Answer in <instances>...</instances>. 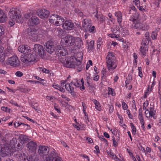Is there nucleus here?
<instances>
[{
  "mask_svg": "<svg viewBox=\"0 0 161 161\" xmlns=\"http://www.w3.org/2000/svg\"><path fill=\"white\" fill-rule=\"evenodd\" d=\"M86 140H88V142L90 143H91L92 142H93V140L92 139L90 138H89L88 137H86Z\"/></svg>",
  "mask_w": 161,
  "mask_h": 161,
  "instance_id": "nucleus-63",
  "label": "nucleus"
},
{
  "mask_svg": "<svg viewBox=\"0 0 161 161\" xmlns=\"http://www.w3.org/2000/svg\"><path fill=\"white\" fill-rule=\"evenodd\" d=\"M115 15L117 17L118 22L120 24L122 20V14L120 12H116L115 14Z\"/></svg>",
  "mask_w": 161,
  "mask_h": 161,
  "instance_id": "nucleus-28",
  "label": "nucleus"
},
{
  "mask_svg": "<svg viewBox=\"0 0 161 161\" xmlns=\"http://www.w3.org/2000/svg\"><path fill=\"white\" fill-rule=\"evenodd\" d=\"M109 36L112 38H118V37H119V35L117 34H115L114 33L110 34L109 35Z\"/></svg>",
  "mask_w": 161,
  "mask_h": 161,
  "instance_id": "nucleus-45",
  "label": "nucleus"
},
{
  "mask_svg": "<svg viewBox=\"0 0 161 161\" xmlns=\"http://www.w3.org/2000/svg\"><path fill=\"white\" fill-rule=\"evenodd\" d=\"M46 51L49 53H51L55 51V46L53 42L51 41H48L45 45Z\"/></svg>",
  "mask_w": 161,
  "mask_h": 161,
  "instance_id": "nucleus-14",
  "label": "nucleus"
},
{
  "mask_svg": "<svg viewBox=\"0 0 161 161\" xmlns=\"http://www.w3.org/2000/svg\"><path fill=\"white\" fill-rule=\"evenodd\" d=\"M31 107L35 110H37V109L38 105L36 103H33L31 104Z\"/></svg>",
  "mask_w": 161,
  "mask_h": 161,
  "instance_id": "nucleus-41",
  "label": "nucleus"
},
{
  "mask_svg": "<svg viewBox=\"0 0 161 161\" xmlns=\"http://www.w3.org/2000/svg\"><path fill=\"white\" fill-rule=\"evenodd\" d=\"M92 26L91 21L89 19H84L82 21V28L84 31L88 30L89 27Z\"/></svg>",
  "mask_w": 161,
  "mask_h": 161,
  "instance_id": "nucleus-16",
  "label": "nucleus"
},
{
  "mask_svg": "<svg viewBox=\"0 0 161 161\" xmlns=\"http://www.w3.org/2000/svg\"><path fill=\"white\" fill-rule=\"evenodd\" d=\"M56 34L59 36H62L64 35V30L60 28H58L55 30Z\"/></svg>",
  "mask_w": 161,
  "mask_h": 161,
  "instance_id": "nucleus-26",
  "label": "nucleus"
},
{
  "mask_svg": "<svg viewBox=\"0 0 161 161\" xmlns=\"http://www.w3.org/2000/svg\"><path fill=\"white\" fill-rule=\"evenodd\" d=\"M64 48L62 47H61L60 45H58L56 46V47H55V51L57 53V51H59L60 50Z\"/></svg>",
  "mask_w": 161,
  "mask_h": 161,
  "instance_id": "nucleus-47",
  "label": "nucleus"
},
{
  "mask_svg": "<svg viewBox=\"0 0 161 161\" xmlns=\"http://www.w3.org/2000/svg\"><path fill=\"white\" fill-rule=\"evenodd\" d=\"M138 70L139 72V76L140 77L142 78V68L141 67H138Z\"/></svg>",
  "mask_w": 161,
  "mask_h": 161,
  "instance_id": "nucleus-50",
  "label": "nucleus"
},
{
  "mask_svg": "<svg viewBox=\"0 0 161 161\" xmlns=\"http://www.w3.org/2000/svg\"><path fill=\"white\" fill-rule=\"evenodd\" d=\"M8 63L10 65L13 67H16L19 64V61L17 56H13L8 58Z\"/></svg>",
  "mask_w": 161,
  "mask_h": 161,
  "instance_id": "nucleus-8",
  "label": "nucleus"
},
{
  "mask_svg": "<svg viewBox=\"0 0 161 161\" xmlns=\"http://www.w3.org/2000/svg\"><path fill=\"white\" fill-rule=\"evenodd\" d=\"M36 54L31 51L22 55L20 58V59L23 62L27 63L29 62H34L36 60Z\"/></svg>",
  "mask_w": 161,
  "mask_h": 161,
  "instance_id": "nucleus-4",
  "label": "nucleus"
},
{
  "mask_svg": "<svg viewBox=\"0 0 161 161\" xmlns=\"http://www.w3.org/2000/svg\"><path fill=\"white\" fill-rule=\"evenodd\" d=\"M37 146L35 142L30 141L27 144V150L30 152H34L36 150Z\"/></svg>",
  "mask_w": 161,
  "mask_h": 161,
  "instance_id": "nucleus-12",
  "label": "nucleus"
},
{
  "mask_svg": "<svg viewBox=\"0 0 161 161\" xmlns=\"http://www.w3.org/2000/svg\"><path fill=\"white\" fill-rule=\"evenodd\" d=\"M139 15L138 13H135L131 17V19H130V21H132L134 22H136L137 21L140 20L139 19Z\"/></svg>",
  "mask_w": 161,
  "mask_h": 161,
  "instance_id": "nucleus-27",
  "label": "nucleus"
},
{
  "mask_svg": "<svg viewBox=\"0 0 161 161\" xmlns=\"http://www.w3.org/2000/svg\"><path fill=\"white\" fill-rule=\"evenodd\" d=\"M157 34L156 31H153L152 32L151 37L153 40L156 39L157 38Z\"/></svg>",
  "mask_w": 161,
  "mask_h": 161,
  "instance_id": "nucleus-38",
  "label": "nucleus"
},
{
  "mask_svg": "<svg viewBox=\"0 0 161 161\" xmlns=\"http://www.w3.org/2000/svg\"><path fill=\"white\" fill-rule=\"evenodd\" d=\"M38 30H36L34 28H30L28 32L29 38L34 41L40 40L41 35H38Z\"/></svg>",
  "mask_w": 161,
  "mask_h": 161,
  "instance_id": "nucleus-5",
  "label": "nucleus"
},
{
  "mask_svg": "<svg viewBox=\"0 0 161 161\" xmlns=\"http://www.w3.org/2000/svg\"><path fill=\"white\" fill-rule=\"evenodd\" d=\"M80 46H75L74 48L75 49V50L76 51L77 53V55L78 56L80 55Z\"/></svg>",
  "mask_w": 161,
  "mask_h": 161,
  "instance_id": "nucleus-39",
  "label": "nucleus"
},
{
  "mask_svg": "<svg viewBox=\"0 0 161 161\" xmlns=\"http://www.w3.org/2000/svg\"><path fill=\"white\" fill-rule=\"evenodd\" d=\"M130 125L131 126V128L132 129V134L133 135H135L136 134V129L135 126L132 123H130Z\"/></svg>",
  "mask_w": 161,
  "mask_h": 161,
  "instance_id": "nucleus-35",
  "label": "nucleus"
},
{
  "mask_svg": "<svg viewBox=\"0 0 161 161\" xmlns=\"http://www.w3.org/2000/svg\"><path fill=\"white\" fill-rule=\"evenodd\" d=\"M122 106L123 109L124 110H126L127 109V105L124 102H123L122 104Z\"/></svg>",
  "mask_w": 161,
  "mask_h": 161,
  "instance_id": "nucleus-53",
  "label": "nucleus"
},
{
  "mask_svg": "<svg viewBox=\"0 0 161 161\" xmlns=\"http://www.w3.org/2000/svg\"><path fill=\"white\" fill-rule=\"evenodd\" d=\"M128 152L129 153V155L130 156H132V158H133V159H134V161H136V158H135V157L133 156V154L130 151H128Z\"/></svg>",
  "mask_w": 161,
  "mask_h": 161,
  "instance_id": "nucleus-64",
  "label": "nucleus"
},
{
  "mask_svg": "<svg viewBox=\"0 0 161 161\" xmlns=\"http://www.w3.org/2000/svg\"><path fill=\"white\" fill-rule=\"evenodd\" d=\"M7 20V17L6 14L3 11L0 9V22H4Z\"/></svg>",
  "mask_w": 161,
  "mask_h": 161,
  "instance_id": "nucleus-22",
  "label": "nucleus"
},
{
  "mask_svg": "<svg viewBox=\"0 0 161 161\" xmlns=\"http://www.w3.org/2000/svg\"><path fill=\"white\" fill-rule=\"evenodd\" d=\"M131 28L133 29H137L138 30L146 31L147 30L149 26L147 25H144L141 23L140 20L134 22L131 25Z\"/></svg>",
  "mask_w": 161,
  "mask_h": 161,
  "instance_id": "nucleus-7",
  "label": "nucleus"
},
{
  "mask_svg": "<svg viewBox=\"0 0 161 161\" xmlns=\"http://www.w3.org/2000/svg\"><path fill=\"white\" fill-rule=\"evenodd\" d=\"M17 157L20 161H27L26 159L27 156L25 155V153H21L19 152L17 154Z\"/></svg>",
  "mask_w": 161,
  "mask_h": 161,
  "instance_id": "nucleus-21",
  "label": "nucleus"
},
{
  "mask_svg": "<svg viewBox=\"0 0 161 161\" xmlns=\"http://www.w3.org/2000/svg\"><path fill=\"white\" fill-rule=\"evenodd\" d=\"M61 61L66 67L76 68L78 71H80V58L79 57H67L61 58Z\"/></svg>",
  "mask_w": 161,
  "mask_h": 161,
  "instance_id": "nucleus-1",
  "label": "nucleus"
},
{
  "mask_svg": "<svg viewBox=\"0 0 161 161\" xmlns=\"http://www.w3.org/2000/svg\"><path fill=\"white\" fill-rule=\"evenodd\" d=\"M150 110L149 111V114L148 117H152L155 115L156 111L154 110V108L153 107H150L149 108Z\"/></svg>",
  "mask_w": 161,
  "mask_h": 161,
  "instance_id": "nucleus-30",
  "label": "nucleus"
},
{
  "mask_svg": "<svg viewBox=\"0 0 161 161\" xmlns=\"http://www.w3.org/2000/svg\"><path fill=\"white\" fill-rule=\"evenodd\" d=\"M79 41H80L79 37H75L70 35L66 36L61 40L62 44L64 46H69L74 45L76 42Z\"/></svg>",
  "mask_w": 161,
  "mask_h": 161,
  "instance_id": "nucleus-3",
  "label": "nucleus"
},
{
  "mask_svg": "<svg viewBox=\"0 0 161 161\" xmlns=\"http://www.w3.org/2000/svg\"><path fill=\"white\" fill-rule=\"evenodd\" d=\"M15 75L17 77H20L23 76V73L20 71H18L15 73Z\"/></svg>",
  "mask_w": 161,
  "mask_h": 161,
  "instance_id": "nucleus-48",
  "label": "nucleus"
},
{
  "mask_svg": "<svg viewBox=\"0 0 161 161\" xmlns=\"http://www.w3.org/2000/svg\"><path fill=\"white\" fill-rule=\"evenodd\" d=\"M4 33V29L3 26L0 25V36L3 35Z\"/></svg>",
  "mask_w": 161,
  "mask_h": 161,
  "instance_id": "nucleus-42",
  "label": "nucleus"
},
{
  "mask_svg": "<svg viewBox=\"0 0 161 161\" xmlns=\"http://www.w3.org/2000/svg\"><path fill=\"white\" fill-rule=\"evenodd\" d=\"M41 69H42V70L43 72L48 74L49 72V70L47 69H46L44 68H40Z\"/></svg>",
  "mask_w": 161,
  "mask_h": 161,
  "instance_id": "nucleus-49",
  "label": "nucleus"
},
{
  "mask_svg": "<svg viewBox=\"0 0 161 161\" xmlns=\"http://www.w3.org/2000/svg\"><path fill=\"white\" fill-rule=\"evenodd\" d=\"M87 83L89 85L88 86L89 87V89L91 91H94V86L92 85H90L89 82H87Z\"/></svg>",
  "mask_w": 161,
  "mask_h": 161,
  "instance_id": "nucleus-57",
  "label": "nucleus"
},
{
  "mask_svg": "<svg viewBox=\"0 0 161 161\" xmlns=\"http://www.w3.org/2000/svg\"><path fill=\"white\" fill-rule=\"evenodd\" d=\"M64 21V19L63 18L58 15L57 20L55 22V25L57 26L63 24Z\"/></svg>",
  "mask_w": 161,
  "mask_h": 161,
  "instance_id": "nucleus-25",
  "label": "nucleus"
},
{
  "mask_svg": "<svg viewBox=\"0 0 161 161\" xmlns=\"http://www.w3.org/2000/svg\"><path fill=\"white\" fill-rule=\"evenodd\" d=\"M2 110L4 111L6 113H9L11 111V109L7 107L3 106L1 108Z\"/></svg>",
  "mask_w": 161,
  "mask_h": 161,
  "instance_id": "nucleus-36",
  "label": "nucleus"
},
{
  "mask_svg": "<svg viewBox=\"0 0 161 161\" xmlns=\"http://www.w3.org/2000/svg\"><path fill=\"white\" fill-rule=\"evenodd\" d=\"M89 27L88 29V30H85V31L86 32L89 31L90 33H95L96 31L95 28L94 26H92L91 28Z\"/></svg>",
  "mask_w": 161,
  "mask_h": 161,
  "instance_id": "nucleus-34",
  "label": "nucleus"
},
{
  "mask_svg": "<svg viewBox=\"0 0 161 161\" xmlns=\"http://www.w3.org/2000/svg\"><path fill=\"white\" fill-rule=\"evenodd\" d=\"M49 151V148L45 146H39L38 149V153L42 156H44L47 155Z\"/></svg>",
  "mask_w": 161,
  "mask_h": 161,
  "instance_id": "nucleus-10",
  "label": "nucleus"
},
{
  "mask_svg": "<svg viewBox=\"0 0 161 161\" xmlns=\"http://www.w3.org/2000/svg\"><path fill=\"white\" fill-rule=\"evenodd\" d=\"M39 20L38 18L35 16H32L29 19L28 24L30 25H36L39 24Z\"/></svg>",
  "mask_w": 161,
  "mask_h": 161,
  "instance_id": "nucleus-19",
  "label": "nucleus"
},
{
  "mask_svg": "<svg viewBox=\"0 0 161 161\" xmlns=\"http://www.w3.org/2000/svg\"><path fill=\"white\" fill-rule=\"evenodd\" d=\"M31 14L30 13H28L25 14L24 16V17L26 19H28L31 16Z\"/></svg>",
  "mask_w": 161,
  "mask_h": 161,
  "instance_id": "nucleus-62",
  "label": "nucleus"
},
{
  "mask_svg": "<svg viewBox=\"0 0 161 161\" xmlns=\"http://www.w3.org/2000/svg\"><path fill=\"white\" fill-rule=\"evenodd\" d=\"M18 50L19 52L25 54L31 52L30 47L27 45H21L18 47Z\"/></svg>",
  "mask_w": 161,
  "mask_h": 161,
  "instance_id": "nucleus-17",
  "label": "nucleus"
},
{
  "mask_svg": "<svg viewBox=\"0 0 161 161\" xmlns=\"http://www.w3.org/2000/svg\"><path fill=\"white\" fill-rule=\"evenodd\" d=\"M34 77L35 79L39 80L42 81H44V80L42 79H41L40 77H39L38 76H34Z\"/></svg>",
  "mask_w": 161,
  "mask_h": 161,
  "instance_id": "nucleus-61",
  "label": "nucleus"
},
{
  "mask_svg": "<svg viewBox=\"0 0 161 161\" xmlns=\"http://www.w3.org/2000/svg\"><path fill=\"white\" fill-rule=\"evenodd\" d=\"M9 103L12 104V105H15V106H16L18 107H19V108H20L21 107V106H20V105H18L17 103L16 102H15V101L12 100H10L9 101Z\"/></svg>",
  "mask_w": 161,
  "mask_h": 161,
  "instance_id": "nucleus-43",
  "label": "nucleus"
},
{
  "mask_svg": "<svg viewBox=\"0 0 161 161\" xmlns=\"http://www.w3.org/2000/svg\"><path fill=\"white\" fill-rule=\"evenodd\" d=\"M37 15L41 18H47L49 15V11L45 9L38 10L37 12Z\"/></svg>",
  "mask_w": 161,
  "mask_h": 161,
  "instance_id": "nucleus-15",
  "label": "nucleus"
},
{
  "mask_svg": "<svg viewBox=\"0 0 161 161\" xmlns=\"http://www.w3.org/2000/svg\"><path fill=\"white\" fill-rule=\"evenodd\" d=\"M34 51L37 54H38L41 57H43L44 55V50L43 47L39 44H36L34 45L33 48Z\"/></svg>",
  "mask_w": 161,
  "mask_h": 161,
  "instance_id": "nucleus-9",
  "label": "nucleus"
},
{
  "mask_svg": "<svg viewBox=\"0 0 161 161\" xmlns=\"http://www.w3.org/2000/svg\"><path fill=\"white\" fill-rule=\"evenodd\" d=\"M20 139L22 140L24 143L26 142L29 139L25 136L21 135L20 137Z\"/></svg>",
  "mask_w": 161,
  "mask_h": 161,
  "instance_id": "nucleus-37",
  "label": "nucleus"
},
{
  "mask_svg": "<svg viewBox=\"0 0 161 161\" xmlns=\"http://www.w3.org/2000/svg\"><path fill=\"white\" fill-rule=\"evenodd\" d=\"M106 63L107 67L109 70H113L116 68L117 67V61L115 57H113L110 58H106Z\"/></svg>",
  "mask_w": 161,
  "mask_h": 161,
  "instance_id": "nucleus-6",
  "label": "nucleus"
},
{
  "mask_svg": "<svg viewBox=\"0 0 161 161\" xmlns=\"http://www.w3.org/2000/svg\"><path fill=\"white\" fill-rule=\"evenodd\" d=\"M67 53V50L64 48L60 50L59 51H57V55L59 56H64Z\"/></svg>",
  "mask_w": 161,
  "mask_h": 161,
  "instance_id": "nucleus-24",
  "label": "nucleus"
},
{
  "mask_svg": "<svg viewBox=\"0 0 161 161\" xmlns=\"http://www.w3.org/2000/svg\"><path fill=\"white\" fill-rule=\"evenodd\" d=\"M81 90H83L85 89V87L84 86V82L82 78L81 79Z\"/></svg>",
  "mask_w": 161,
  "mask_h": 161,
  "instance_id": "nucleus-54",
  "label": "nucleus"
},
{
  "mask_svg": "<svg viewBox=\"0 0 161 161\" xmlns=\"http://www.w3.org/2000/svg\"><path fill=\"white\" fill-rule=\"evenodd\" d=\"M26 159H27V161H34V159L32 156H29L28 157H27Z\"/></svg>",
  "mask_w": 161,
  "mask_h": 161,
  "instance_id": "nucleus-51",
  "label": "nucleus"
},
{
  "mask_svg": "<svg viewBox=\"0 0 161 161\" xmlns=\"http://www.w3.org/2000/svg\"><path fill=\"white\" fill-rule=\"evenodd\" d=\"M74 23L70 21L66 20L62 25L63 28L66 30H72L74 27Z\"/></svg>",
  "mask_w": 161,
  "mask_h": 161,
  "instance_id": "nucleus-13",
  "label": "nucleus"
},
{
  "mask_svg": "<svg viewBox=\"0 0 161 161\" xmlns=\"http://www.w3.org/2000/svg\"><path fill=\"white\" fill-rule=\"evenodd\" d=\"M113 57H115V56L114 55L113 53L112 52H109L108 53V55H107L106 58H113Z\"/></svg>",
  "mask_w": 161,
  "mask_h": 161,
  "instance_id": "nucleus-44",
  "label": "nucleus"
},
{
  "mask_svg": "<svg viewBox=\"0 0 161 161\" xmlns=\"http://www.w3.org/2000/svg\"><path fill=\"white\" fill-rule=\"evenodd\" d=\"M65 87L66 90L70 93H71L73 92L74 88L71 86L69 84H66L65 85Z\"/></svg>",
  "mask_w": 161,
  "mask_h": 161,
  "instance_id": "nucleus-29",
  "label": "nucleus"
},
{
  "mask_svg": "<svg viewBox=\"0 0 161 161\" xmlns=\"http://www.w3.org/2000/svg\"><path fill=\"white\" fill-rule=\"evenodd\" d=\"M71 83H73V85L76 87H79L80 88V80L75 79L74 80V81H72L71 82Z\"/></svg>",
  "mask_w": 161,
  "mask_h": 161,
  "instance_id": "nucleus-33",
  "label": "nucleus"
},
{
  "mask_svg": "<svg viewBox=\"0 0 161 161\" xmlns=\"http://www.w3.org/2000/svg\"><path fill=\"white\" fill-rule=\"evenodd\" d=\"M112 156H111V157L112 158L114 159H115V160L116 161H118L120 160L118 158H117V157L115 155H114L113 153H112Z\"/></svg>",
  "mask_w": 161,
  "mask_h": 161,
  "instance_id": "nucleus-58",
  "label": "nucleus"
},
{
  "mask_svg": "<svg viewBox=\"0 0 161 161\" xmlns=\"http://www.w3.org/2000/svg\"><path fill=\"white\" fill-rule=\"evenodd\" d=\"M52 86L54 88L57 89L58 90L60 87L58 84L56 83H54V84H53L52 85Z\"/></svg>",
  "mask_w": 161,
  "mask_h": 161,
  "instance_id": "nucleus-55",
  "label": "nucleus"
},
{
  "mask_svg": "<svg viewBox=\"0 0 161 161\" xmlns=\"http://www.w3.org/2000/svg\"><path fill=\"white\" fill-rule=\"evenodd\" d=\"M98 138L101 139V141H103L105 142L106 144L107 145H108V142L107 140L104 138L103 136L102 135L101 136H98Z\"/></svg>",
  "mask_w": 161,
  "mask_h": 161,
  "instance_id": "nucleus-40",
  "label": "nucleus"
},
{
  "mask_svg": "<svg viewBox=\"0 0 161 161\" xmlns=\"http://www.w3.org/2000/svg\"><path fill=\"white\" fill-rule=\"evenodd\" d=\"M148 50V45L141 44V45L140 48V51L143 55H146V52Z\"/></svg>",
  "mask_w": 161,
  "mask_h": 161,
  "instance_id": "nucleus-20",
  "label": "nucleus"
},
{
  "mask_svg": "<svg viewBox=\"0 0 161 161\" xmlns=\"http://www.w3.org/2000/svg\"><path fill=\"white\" fill-rule=\"evenodd\" d=\"M113 146L114 147H116L118 145V143L116 142V140L115 139L114 137L113 139Z\"/></svg>",
  "mask_w": 161,
  "mask_h": 161,
  "instance_id": "nucleus-59",
  "label": "nucleus"
},
{
  "mask_svg": "<svg viewBox=\"0 0 161 161\" xmlns=\"http://www.w3.org/2000/svg\"><path fill=\"white\" fill-rule=\"evenodd\" d=\"M127 113H128L129 118L130 119H132L133 116L131 114L130 110H127Z\"/></svg>",
  "mask_w": 161,
  "mask_h": 161,
  "instance_id": "nucleus-60",
  "label": "nucleus"
},
{
  "mask_svg": "<svg viewBox=\"0 0 161 161\" xmlns=\"http://www.w3.org/2000/svg\"><path fill=\"white\" fill-rule=\"evenodd\" d=\"M20 126L21 127V129H25L26 130H29L31 128L30 126L22 122H21Z\"/></svg>",
  "mask_w": 161,
  "mask_h": 161,
  "instance_id": "nucleus-32",
  "label": "nucleus"
},
{
  "mask_svg": "<svg viewBox=\"0 0 161 161\" xmlns=\"http://www.w3.org/2000/svg\"><path fill=\"white\" fill-rule=\"evenodd\" d=\"M8 16L9 18V24L11 26H13L15 22L21 23L23 22V19L20 15V11L17 8H11L8 13Z\"/></svg>",
  "mask_w": 161,
  "mask_h": 161,
  "instance_id": "nucleus-2",
  "label": "nucleus"
},
{
  "mask_svg": "<svg viewBox=\"0 0 161 161\" xmlns=\"http://www.w3.org/2000/svg\"><path fill=\"white\" fill-rule=\"evenodd\" d=\"M58 15L57 14H53L51 15L49 19V22L52 24H54L55 25V22L57 20Z\"/></svg>",
  "mask_w": 161,
  "mask_h": 161,
  "instance_id": "nucleus-23",
  "label": "nucleus"
},
{
  "mask_svg": "<svg viewBox=\"0 0 161 161\" xmlns=\"http://www.w3.org/2000/svg\"><path fill=\"white\" fill-rule=\"evenodd\" d=\"M150 41L147 40L146 39H144L142 40V44L148 45Z\"/></svg>",
  "mask_w": 161,
  "mask_h": 161,
  "instance_id": "nucleus-46",
  "label": "nucleus"
},
{
  "mask_svg": "<svg viewBox=\"0 0 161 161\" xmlns=\"http://www.w3.org/2000/svg\"><path fill=\"white\" fill-rule=\"evenodd\" d=\"M87 43L88 45V48L91 50H92L93 49V46L94 44V41H91L90 42H88L87 41Z\"/></svg>",
  "mask_w": 161,
  "mask_h": 161,
  "instance_id": "nucleus-31",
  "label": "nucleus"
},
{
  "mask_svg": "<svg viewBox=\"0 0 161 161\" xmlns=\"http://www.w3.org/2000/svg\"><path fill=\"white\" fill-rule=\"evenodd\" d=\"M10 150L7 147H2L0 149V155L3 157L10 155Z\"/></svg>",
  "mask_w": 161,
  "mask_h": 161,
  "instance_id": "nucleus-11",
  "label": "nucleus"
},
{
  "mask_svg": "<svg viewBox=\"0 0 161 161\" xmlns=\"http://www.w3.org/2000/svg\"><path fill=\"white\" fill-rule=\"evenodd\" d=\"M20 122H15L14 123V126L16 127H18L20 126Z\"/></svg>",
  "mask_w": 161,
  "mask_h": 161,
  "instance_id": "nucleus-56",
  "label": "nucleus"
},
{
  "mask_svg": "<svg viewBox=\"0 0 161 161\" xmlns=\"http://www.w3.org/2000/svg\"><path fill=\"white\" fill-rule=\"evenodd\" d=\"M108 106L109 107V113H111L113 112L114 110V107L113 105H109Z\"/></svg>",
  "mask_w": 161,
  "mask_h": 161,
  "instance_id": "nucleus-52",
  "label": "nucleus"
},
{
  "mask_svg": "<svg viewBox=\"0 0 161 161\" xmlns=\"http://www.w3.org/2000/svg\"><path fill=\"white\" fill-rule=\"evenodd\" d=\"M52 154L48 156L47 158V161H62L61 158L59 157L55 158L56 153L54 151L51 152Z\"/></svg>",
  "mask_w": 161,
  "mask_h": 161,
  "instance_id": "nucleus-18",
  "label": "nucleus"
}]
</instances>
